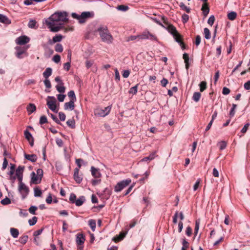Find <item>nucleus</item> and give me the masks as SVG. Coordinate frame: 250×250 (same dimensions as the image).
I'll use <instances>...</instances> for the list:
<instances>
[{
    "mask_svg": "<svg viewBox=\"0 0 250 250\" xmlns=\"http://www.w3.org/2000/svg\"><path fill=\"white\" fill-rule=\"evenodd\" d=\"M68 21V13L65 11H58L45 19V24L52 32L59 31L64 25L63 23Z\"/></svg>",
    "mask_w": 250,
    "mask_h": 250,
    "instance_id": "nucleus-1",
    "label": "nucleus"
},
{
    "mask_svg": "<svg viewBox=\"0 0 250 250\" xmlns=\"http://www.w3.org/2000/svg\"><path fill=\"white\" fill-rule=\"evenodd\" d=\"M96 31L99 33L101 40L108 44L112 42L113 38L110 33L107 26L100 25L97 29Z\"/></svg>",
    "mask_w": 250,
    "mask_h": 250,
    "instance_id": "nucleus-2",
    "label": "nucleus"
},
{
    "mask_svg": "<svg viewBox=\"0 0 250 250\" xmlns=\"http://www.w3.org/2000/svg\"><path fill=\"white\" fill-rule=\"evenodd\" d=\"M29 47V45L23 47L20 46L15 47V49L16 51L15 55L16 57L19 59H21L25 57H27L28 56L27 50Z\"/></svg>",
    "mask_w": 250,
    "mask_h": 250,
    "instance_id": "nucleus-3",
    "label": "nucleus"
},
{
    "mask_svg": "<svg viewBox=\"0 0 250 250\" xmlns=\"http://www.w3.org/2000/svg\"><path fill=\"white\" fill-rule=\"evenodd\" d=\"M131 180L130 179L128 178L125 180H122L118 182L115 186L114 191L116 192H120L125 188L127 187L131 183Z\"/></svg>",
    "mask_w": 250,
    "mask_h": 250,
    "instance_id": "nucleus-4",
    "label": "nucleus"
},
{
    "mask_svg": "<svg viewBox=\"0 0 250 250\" xmlns=\"http://www.w3.org/2000/svg\"><path fill=\"white\" fill-rule=\"evenodd\" d=\"M139 36L140 40H150L151 41H157V37L147 30L144 31Z\"/></svg>",
    "mask_w": 250,
    "mask_h": 250,
    "instance_id": "nucleus-5",
    "label": "nucleus"
},
{
    "mask_svg": "<svg viewBox=\"0 0 250 250\" xmlns=\"http://www.w3.org/2000/svg\"><path fill=\"white\" fill-rule=\"evenodd\" d=\"M18 190L21 195L22 199H24L29 194V189L24 183H19Z\"/></svg>",
    "mask_w": 250,
    "mask_h": 250,
    "instance_id": "nucleus-6",
    "label": "nucleus"
},
{
    "mask_svg": "<svg viewBox=\"0 0 250 250\" xmlns=\"http://www.w3.org/2000/svg\"><path fill=\"white\" fill-rule=\"evenodd\" d=\"M47 99H50L51 100H47V105L48 107L53 112L57 113L58 110L56 109V99L53 96H48Z\"/></svg>",
    "mask_w": 250,
    "mask_h": 250,
    "instance_id": "nucleus-7",
    "label": "nucleus"
},
{
    "mask_svg": "<svg viewBox=\"0 0 250 250\" xmlns=\"http://www.w3.org/2000/svg\"><path fill=\"white\" fill-rule=\"evenodd\" d=\"M111 109V106L105 107L104 109H97L95 111V115L100 117H105L109 113Z\"/></svg>",
    "mask_w": 250,
    "mask_h": 250,
    "instance_id": "nucleus-8",
    "label": "nucleus"
},
{
    "mask_svg": "<svg viewBox=\"0 0 250 250\" xmlns=\"http://www.w3.org/2000/svg\"><path fill=\"white\" fill-rule=\"evenodd\" d=\"M30 40V39L28 37L25 35H23L17 38L16 39L15 42L17 44L22 45L28 43Z\"/></svg>",
    "mask_w": 250,
    "mask_h": 250,
    "instance_id": "nucleus-9",
    "label": "nucleus"
},
{
    "mask_svg": "<svg viewBox=\"0 0 250 250\" xmlns=\"http://www.w3.org/2000/svg\"><path fill=\"white\" fill-rule=\"evenodd\" d=\"M165 23L166 26L164 25V28L166 29L168 31V32H169L172 36L178 33L176 28L172 24H168V23L167 22H165Z\"/></svg>",
    "mask_w": 250,
    "mask_h": 250,
    "instance_id": "nucleus-10",
    "label": "nucleus"
},
{
    "mask_svg": "<svg viewBox=\"0 0 250 250\" xmlns=\"http://www.w3.org/2000/svg\"><path fill=\"white\" fill-rule=\"evenodd\" d=\"M74 179L78 184H80L82 182L83 178L79 175V168H75L74 169Z\"/></svg>",
    "mask_w": 250,
    "mask_h": 250,
    "instance_id": "nucleus-11",
    "label": "nucleus"
},
{
    "mask_svg": "<svg viewBox=\"0 0 250 250\" xmlns=\"http://www.w3.org/2000/svg\"><path fill=\"white\" fill-rule=\"evenodd\" d=\"M31 183L34 184L40 183L42 180L41 178H40L38 175H37L34 172H32L31 173Z\"/></svg>",
    "mask_w": 250,
    "mask_h": 250,
    "instance_id": "nucleus-12",
    "label": "nucleus"
},
{
    "mask_svg": "<svg viewBox=\"0 0 250 250\" xmlns=\"http://www.w3.org/2000/svg\"><path fill=\"white\" fill-rule=\"evenodd\" d=\"M75 101H71L69 102L65 103L64 104V110H69L72 111L74 110L75 108Z\"/></svg>",
    "mask_w": 250,
    "mask_h": 250,
    "instance_id": "nucleus-13",
    "label": "nucleus"
},
{
    "mask_svg": "<svg viewBox=\"0 0 250 250\" xmlns=\"http://www.w3.org/2000/svg\"><path fill=\"white\" fill-rule=\"evenodd\" d=\"M85 241L84 236L82 233H78L76 235V242L78 245H83Z\"/></svg>",
    "mask_w": 250,
    "mask_h": 250,
    "instance_id": "nucleus-14",
    "label": "nucleus"
},
{
    "mask_svg": "<svg viewBox=\"0 0 250 250\" xmlns=\"http://www.w3.org/2000/svg\"><path fill=\"white\" fill-rule=\"evenodd\" d=\"M127 232H121L119 235H117L112 238V240L117 243L122 240L125 236Z\"/></svg>",
    "mask_w": 250,
    "mask_h": 250,
    "instance_id": "nucleus-15",
    "label": "nucleus"
},
{
    "mask_svg": "<svg viewBox=\"0 0 250 250\" xmlns=\"http://www.w3.org/2000/svg\"><path fill=\"white\" fill-rule=\"evenodd\" d=\"M91 172L92 175L96 178H100L101 176V174L99 171V169L98 168H95L94 167H91Z\"/></svg>",
    "mask_w": 250,
    "mask_h": 250,
    "instance_id": "nucleus-16",
    "label": "nucleus"
},
{
    "mask_svg": "<svg viewBox=\"0 0 250 250\" xmlns=\"http://www.w3.org/2000/svg\"><path fill=\"white\" fill-rule=\"evenodd\" d=\"M24 158L28 161L32 162H35L37 160V156L36 154H27L26 153L24 154Z\"/></svg>",
    "mask_w": 250,
    "mask_h": 250,
    "instance_id": "nucleus-17",
    "label": "nucleus"
},
{
    "mask_svg": "<svg viewBox=\"0 0 250 250\" xmlns=\"http://www.w3.org/2000/svg\"><path fill=\"white\" fill-rule=\"evenodd\" d=\"M62 38L63 36L62 35L58 34L53 37L52 40H49L48 42L50 44L57 42H60L62 40Z\"/></svg>",
    "mask_w": 250,
    "mask_h": 250,
    "instance_id": "nucleus-18",
    "label": "nucleus"
},
{
    "mask_svg": "<svg viewBox=\"0 0 250 250\" xmlns=\"http://www.w3.org/2000/svg\"><path fill=\"white\" fill-rule=\"evenodd\" d=\"M0 22L5 24H10L11 23V20L4 15L0 14Z\"/></svg>",
    "mask_w": 250,
    "mask_h": 250,
    "instance_id": "nucleus-19",
    "label": "nucleus"
},
{
    "mask_svg": "<svg viewBox=\"0 0 250 250\" xmlns=\"http://www.w3.org/2000/svg\"><path fill=\"white\" fill-rule=\"evenodd\" d=\"M85 201V198L83 196H81L79 198L76 199L75 202V204L77 207L81 206Z\"/></svg>",
    "mask_w": 250,
    "mask_h": 250,
    "instance_id": "nucleus-20",
    "label": "nucleus"
},
{
    "mask_svg": "<svg viewBox=\"0 0 250 250\" xmlns=\"http://www.w3.org/2000/svg\"><path fill=\"white\" fill-rule=\"evenodd\" d=\"M183 58L184 60L186 68L187 70H188L189 67V58L188 54L186 53H184Z\"/></svg>",
    "mask_w": 250,
    "mask_h": 250,
    "instance_id": "nucleus-21",
    "label": "nucleus"
},
{
    "mask_svg": "<svg viewBox=\"0 0 250 250\" xmlns=\"http://www.w3.org/2000/svg\"><path fill=\"white\" fill-rule=\"evenodd\" d=\"M52 73V69L50 67L46 68L45 71L43 72V76L44 78L48 79V78L51 75Z\"/></svg>",
    "mask_w": 250,
    "mask_h": 250,
    "instance_id": "nucleus-22",
    "label": "nucleus"
},
{
    "mask_svg": "<svg viewBox=\"0 0 250 250\" xmlns=\"http://www.w3.org/2000/svg\"><path fill=\"white\" fill-rule=\"evenodd\" d=\"M10 232L11 235L14 238H17L19 235V230L17 229H15L14 228H10Z\"/></svg>",
    "mask_w": 250,
    "mask_h": 250,
    "instance_id": "nucleus-23",
    "label": "nucleus"
},
{
    "mask_svg": "<svg viewBox=\"0 0 250 250\" xmlns=\"http://www.w3.org/2000/svg\"><path fill=\"white\" fill-rule=\"evenodd\" d=\"M36 110V106L33 104H29L27 106V110L29 114H30L35 111Z\"/></svg>",
    "mask_w": 250,
    "mask_h": 250,
    "instance_id": "nucleus-24",
    "label": "nucleus"
},
{
    "mask_svg": "<svg viewBox=\"0 0 250 250\" xmlns=\"http://www.w3.org/2000/svg\"><path fill=\"white\" fill-rule=\"evenodd\" d=\"M156 156V152H153L151 153L148 156L142 159V162H146L147 161H151L153 160Z\"/></svg>",
    "mask_w": 250,
    "mask_h": 250,
    "instance_id": "nucleus-25",
    "label": "nucleus"
},
{
    "mask_svg": "<svg viewBox=\"0 0 250 250\" xmlns=\"http://www.w3.org/2000/svg\"><path fill=\"white\" fill-rule=\"evenodd\" d=\"M82 17H83V18L86 21V19L93 16L94 14L93 12H90L88 11L83 12L81 13Z\"/></svg>",
    "mask_w": 250,
    "mask_h": 250,
    "instance_id": "nucleus-26",
    "label": "nucleus"
},
{
    "mask_svg": "<svg viewBox=\"0 0 250 250\" xmlns=\"http://www.w3.org/2000/svg\"><path fill=\"white\" fill-rule=\"evenodd\" d=\"M179 6L181 10L185 11L187 13H189L190 12V8L186 6L183 2H180Z\"/></svg>",
    "mask_w": 250,
    "mask_h": 250,
    "instance_id": "nucleus-27",
    "label": "nucleus"
},
{
    "mask_svg": "<svg viewBox=\"0 0 250 250\" xmlns=\"http://www.w3.org/2000/svg\"><path fill=\"white\" fill-rule=\"evenodd\" d=\"M237 13L234 11H231L228 13V18L230 21L234 20L237 17Z\"/></svg>",
    "mask_w": 250,
    "mask_h": 250,
    "instance_id": "nucleus-28",
    "label": "nucleus"
},
{
    "mask_svg": "<svg viewBox=\"0 0 250 250\" xmlns=\"http://www.w3.org/2000/svg\"><path fill=\"white\" fill-rule=\"evenodd\" d=\"M68 96L70 98L71 101L76 102L77 100V98L75 94V92L73 90H71L68 92Z\"/></svg>",
    "mask_w": 250,
    "mask_h": 250,
    "instance_id": "nucleus-29",
    "label": "nucleus"
},
{
    "mask_svg": "<svg viewBox=\"0 0 250 250\" xmlns=\"http://www.w3.org/2000/svg\"><path fill=\"white\" fill-rule=\"evenodd\" d=\"M138 84L135 85V86L131 87L129 90L128 93L130 94H132L133 95H135L138 91Z\"/></svg>",
    "mask_w": 250,
    "mask_h": 250,
    "instance_id": "nucleus-30",
    "label": "nucleus"
},
{
    "mask_svg": "<svg viewBox=\"0 0 250 250\" xmlns=\"http://www.w3.org/2000/svg\"><path fill=\"white\" fill-rule=\"evenodd\" d=\"M204 33L205 35V38L206 39L209 40L210 39V32L208 28H205L204 29Z\"/></svg>",
    "mask_w": 250,
    "mask_h": 250,
    "instance_id": "nucleus-31",
    "label": "nucleus"
},
{
    "mask_svg": "<svg viewBox=\"0 0 250 250\" xmlns=\"http://www.w3.org/2000/svg\"><path fill=\"white\" fill-rule=\"evenodd\" d=\"M56 88L60 93H63L65 92V88L63 85L57 84L56 86Z\"/></svg>",
    "mask_w": 250,
    "mask_h": 250,
    "instance_id": "nucleus-32",
    "label": "nucleus"
},
{
    "mask_svg": "<svg viewBox=\"0 0 250 250\" xmlns=\"http://www.w3.org/2000/svg\"><path fill=\"white\" fill-rule=\"evenodd\" d=\"M24 134L25 138L29 141L33 138L31 133L27 129L24 130Z\"/></svg>",
    "mask_w": 250,
    "mask_h": 250,
    "instance_id": "nucleus-33",
    "label": "nucleus"
},
{
    "mask_svg": "<svg viewBox=\"0 0 250 250\" xmlns=\"http://www.w3.org/2000/svg\"><path fill=\"white\" fill-rule=\"evenodd\" d=\"M201 93L198 92H194L192 97V99L195 102H197L199 101L201 97Z\"/></svg>",
    "mask_w": 250,
    "mask_h": 250,
    "instance_id": "nucleus-34",
    "label": "nucleus"
},
{
    "mask_svg": "<svg viewBox=\"0 0 250 250\" xmlns=\"http://www.w3.org/2000/svg\"><path fill=\"white\" fill-rule=\"evenodd\" d=\"M237 107V105L236 104H233L232 105V108H231L229 111V116L230 118L233 117L235 113V108Z\"/></svg>",
    "mask_w": 250,
    "mask_h": 250,
    "instance_id": "nucleus-35",
    "label": "nucleus"
},
{
    "mask_svg": "<svg viewBox=\"0 0 250 250\" xmlns=\"http://www.w3.org/2000/svg\"><path fill=\"white\" fill-rule=\"evenodd\" d=\"M66 124L67 125L71 128H74L75 127V121L74 119L68 120Z\"/></svg>",
    "mask_w": 250,
    "mask_h": 250,
    "instance_id": "nucleus-36",
    "label": "nucleus"
},
{
    "mask_svg": "<svg viewBox=\"0 0 250 250\" xmlns=\"http://www.w3.org/2000/svg\"><path fill=\"white\" fill-rule=\"evenodd\" d=\"M88 225L93 231H94L96 228V222L95 220L90 219L88 221Z\"/></svg>",
    "mask_w": 250,
    "mask_h": 250,
    "instance_id": "nucleus-37",
    "label": "nucleus"
},
{
    "mask_svg": "<svg viewBox=\"0 0 250 250\" xmlns=\"http://www.w3.org/2000/svg\"><path fill=\"white\" fill-rule=\"evenodd\" d=\"M205 4H204L202 5L201 10L203 11V13L204 16L205 17H206L208 15V14L209 13V8L208 6L206 8H205Z\"/></svg>",
    "mask_w": 250,
    "mask_h": 250,
    "instance_id": "nucleus-38",
    "label": "nucleus"
},
{
    "mask_svg": "<svg viewBox=\"0 0 250 250\" xmlns=\"http://www.w3.org/2000/svg\"><path fill=\"white\" fill-rule=\"evenodd\" d=\"M28 239V236L24 235L20 238L19 241L21 244H25Z\"/></svg>",
    "mask_w": 250,
    "mask_h": 250,
    "instance_id": "nucleus-39",
    "label": "nucleus"
},
{
    "mask_svg": "<svg viewBox=\"0 0 250 250\" xmlns=\"http://www.w3.org/2000/svg\"><path fill=\"white\" fill-rule=\"evenodd\" d=\"M55 50L57 52H62L63 51L62 45L60 43H57L55 46Z\"/></svg>",
    "mask_w": 250,
    "mask_h": 250,
    "instance_id": "nucleus-40",
    "label": "nucleus"
},
{
    "mask_svg": "<svg viewBox=\"0 0 250 250\" xmlns=\"http://www.w3.org/2000/svg\"><path fill=\"white\" fill-rule=\"evenodd\" d=\"M218 145L220 150H223L226 148L227 143L224 141H222L218 143Z\"/></svg>",
    "mask_w": 250,
    "mask_h": 250,
    "instance_id": "nucleus-41",
    "label": "nucleus"
},
{
    "mask_svg": "<svg viewBox=\"0 0 250 250\" xmlns=\"http://www.w3.org/2000/svg\"><path fill=\"white\" fill-rule=\"evenodd\" d=\"M24 169V166H20L16 170V175L22 174L23 171Z\"/></svg>",
    "mask_w": 250,
    "mask_h": 250,
    "instance_id": "nucleus-42",
    "label": "nucleus"
},
{
    "mask_svg": "<svg viewBox=\"0 0 250 250\" xmlns=\"http://www.w3.org/2000/svg\"><path fill=\"white\" fill-rule=\"evenodd\" d=\"M49 115H50V116L51 117V118L52 119V120L56 123H57V124L58 125H62V123H61L60 121L57 118V117H56V116H55V115L52 114V113H49Z\"/></svg>",
    "mask_w": 250,
    "mask_h": 250,
    "instance_id": "nucleus-43",
    "label": "nucleus"
},
{
    "mask_svg": "<svg viewBox=\"0 0 250 250\" xmlns=\"http://www.w3.org/2000/svg\"><path fill=\"white\" fill-rule=\"evenodd\" d=\"M37 22L34 20H30L28 23V26L30 28H35Z\"/></svg>",
    "mask_w": 250,
    "mask_h": 250,
    "instance_id": "nucleus-44",
    "label": "nucleus"
},
{
    "mask_svg": "<svg viewBox=\"0 0 250 250\" xmlns=\"http://www.w3.org/2000/svg\"><path fill=\"white\" fill-rule=\"evenodd\" d=\"M201 92L204 91L207 88V83L205 81L201 82L199 84Z\"/></svg>",
    "mask_w": 250,
    "mask_h": 250,
    "instance_id": "nucleus-45",
    "label": "nucleus"
},
{
    "mask_svg": "<svg viewBox=\"0 0 250 250\" xmlns=\"http://www.w3.org/2000/svg\"><path fill=\"white\" fill-rule=\"evenodd\" d=\"M117 9L119 11L125 12L126 11L129 9V7L128 6L126 5H120L117 7Z\"/></svg>",
    "mask_w": 250,
    "mask_h": 250,
    "instance_id": "nucleus-46",
    "label": "nucleus"
},
{
    "mask_svg": "<svg viewBox=\"0 0 250 250\" xmlns=\"http://www.w3.org/2000/svg\"><path fill=\"white\" fill-rule=\"evenodd\" d=\"M0 203L3 205H9L11 203V200L8 197H5L0 201Z\"/></svg>",
    "mask_w": 250,
    "mask_h": 250,
    "instance_id": "nucleus-47",
    "label": "nucleus"
},
{
    "mask_svg": "<svg viewBox=\"0 0 250 250\" xmlns=\"http://www.w3.org/2000/svg\"><path fill=\"white\" fill-rule=\"evenodd\" d=\"M46 123H47V119L45 115L42 116L40 119V124L42 125Z\"/></svg>",
    "mask_w": 250,
    "mask_h": 250,
    "instance_id": "nucleus-48",
    "label": "nucleus"
},
{
    "mask_svg": "<svg viewBox=\"0 0 250 250\" xmlns=\"http://www.w3.org/2000/svg\"><path fill=\"white\" fill-rule=\"evenodd\" d=\"M42 194V191L38 188H34V196L35 197H40Z\"/></svg>",
    "mask_w": 250,
    "mask_h": 250,
    "instance_id": "nucleus-49",
    "label": "nucleus"
},
{
    "mask_svg": "<svg viewBox=\"0 0 250 250\" xmlns=\"http://www.w3.org/2000/svg\"><path fill=\"white\" fill-rule=\"evenodd\" d=\"M37 219L38 218L36 216H34L31 219H29L28 221L29 225L31 226L34 225L37 223Z\"/></svg>",
    "mask_w": 250,
    "mask_h": 250,
    "instance_id": "nucleus-50",
    "label": "nucleus"
},
{
    "mask_svg": "<svg viewBox=\"0 0 250 250\" xmlns=\"http://www.w3.org/2000/svg\"><path fill=\"white\" fill-rule=\"evenodd\" d=\"M173 37L174 38L175 41L179 44H181L182 43V42L180 39V35L178 33H177L175 35H173Z\"/></svg>",
    "mask_w": 250,
    "mask_h": 250,
    "instance_id": "nucleus-51",
    "label": "nucleus"
},
{
    "mask_svg": "<svg viewBox=\"0 0 250 250\" xmlns=\"http://www.w3.org/2000/svg\"><path fill=\"white\" fill-rule=\"evenodd\" d=\"M137 40L138 41L140 40L139 35H136V36L132 35V36H129L127 38V41L129 42V41H134V40Z\"/></svg>",
    "mask_w": 250,
    "mask_h": 250,
    "instance_id": "nucleus-52",
    "label": "nucleus"
},
{
    "mask_svg": "<svg viewBox=\"0 0 250 250\" xmlns=\"http://www.w3.org/2000/svg\"><path fill=\"white\" fill-rule=\"evenodd\" d=\"M37 209V207L36 206H31L29 208V211L31 214L35 215L36 214V211Z\"/></svg>",
    "mask_w": 250,
    "mask_h": 250,
    "instance_id": "nucleus-53",
    "label": "nucleus"
},
{
    "mask_svg": "<svg viewBox=\"0 0 250 250\" xmlns=\"http://www.w3.org/2000/svg\"><path fill=\"white\" fill-rule=\"evenodd\" d=\"M76 199H77L76 195L74 193H71L70 194V195L69 197V200H70V202L72 204H74L75 201L76 200Z\"/></svg>",
    "mask_w": 250,
    "mask_h": 250,
    "instance_id": "nucleus-54",
    "label": "nucleus"
},
{
    "mask_svg": "<svg viewBox=\"0 0 250 250\" xmlns=\"http://www.w3.org/2000/svg\"><path fill=\"white\" fill-rule=\"evenodd\" d=\"M214 21H215V18H214V16L211 15L209 17V18L208 20V23L209 25L212 26L214 22Z\"/></svg>",
    "mask_w": 250,
    "mask_h": 250,
    "instance_id": "nucleus-55",
    "label": "nucleus"
},
{
    "mask_svg": "<svg viewBox=\"0 0 250 250\" xmlns=\"http://www.w3.org/2000/svg\"><path fill=\"white\" fill-rule=\"evenodd\" d=\"M45 87L47 88H50L51 87V84L50 82L48 79L45 78V80L43 81Z\"/></svg>",
    "mask_w": 250,
    "mask_h": 250,
    "instance_id": "nucleus-56",
    "label": "nucleus"
},
{
    "mask_svg": "<svg viewBox=\"0 0 250 250\" xmlns=\"http://www.w3.org/2000/svg\"><path fill=\"white\" fill-rule=\"evenodd\" d=\"M250 125V123H247L246 124L244 127L242 128V129H241V132L242 133H243V134L245 133L247 130H248V127Z\"/></svg>",
    "mask_w": 250,
    "mask_h": 250,
    "instance_id": "nucleus-57",
    "label": "nucleus"
},
{
    "mask_svg": "<svg viewBox=\"0 0 250 250\" xmlns=\"http://www.w3.org/2000/svg\"><path fill=\"white\" fill-rule=\"evenodd\" d=\"M182 21L183 23H186L189 20V16L186 14H184L182 16Z\"/></svg>",
    "mask_w": 250,
    "mask_h": 250,
    "instance_id": "nucleus-58",
    "label": "nucleus"
},
{
    "mask_svg": "<svg viewBox=\"0 0 250 250\" xmlns=\"http://www.w3.org/2000/svg\"><path fill=\"white\" fill-rule=\"evenodd\" d=\"M65 97V95L64 94H60L57 95V99L60 102H63Z\"/></svg>",
    "mask_w": 250,
    "mask_h": 250,
    "instance_id": "nucleus-59",
    "label": "nucleus"
},
{
    "mask_svg": "<svg viewBox=\"0 0 250 250\" xmlns=\"http://www.w3.org/2000/svg\"><path fill=\"white\" fill-rule=\"evenodd\" d=\"M115 79L118 81L120 80V73L117 68L115 69Z\"/></svg>",
    "mask_w": 250,
    "mask_h": 250,
    "instance_id": "nucleus-60",
    "label": "nucleus"
},
{
    "mask_svg": "<svg viewBox=\"0 0 250 250\" xmlns=\"http://www.w3.org/2000/svg\"><path fill=\"white\" fill-rule=\"evenodd\" d=\"M52 60L55 62L58 63L60 62L61 57L59 55H55L54 56Z\"/></svg>",
    "mask_w": 250,
    "mask_h": 250,
    "instance_id": "nucleus-61",
    "label": "nucleus"
},
{
    "mask_svg": "<svg viewBox=\"0 0 250 250\" xmlns=\"http://www.w3.org/2000/svg\"><path fill=\"white\" fill-rule=\"evenodd\" d=\"M59 117L60 118V120L62 121H64L65 120L66 116L65 114L63 112H60L59 113Z\"/></svg>",
    "mask_w": 250,
    "mask_h": 250,
    "instance_id": "nucleus-62",
    "label": "nucleus"
},
{
    "mask_svg": "<svg viewBox=\"0 0 250 250\" xmlns=\"http://www.w3.org/2000/svg\"><path fill=\"white\" fill-rule=\"evenodd\" d=\"M71 66V62H68L64 64L63 68L66 71H68L70 69Z\"/></svg>",
    "mask_w": 250,
    "mask_h": 250,
    "instance_id": "nucleus-63",
    "label": "nucleus"
},
{
    "mask_svg": "<svg viewBox=\"0 0 250 250\" xmlns=\"http://www.w3.org/2000/svg\"><path fill=\"white\" fill-rule=\"evenodd\" d=\"M43 230V228L39 229L34 231V232L33 233V235L35 237H37L38 236H39L40 234H41V233L42 232Z\"/></svg>",
    "mask_w": 250,
    "mask_h": 250,
    "instance_id": "nucleus-64",
    "label": "nucleus"
}]
</instances>
